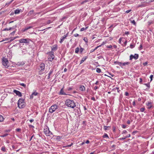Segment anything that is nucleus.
Returning a JSON list of instances; mask_svg holds the SVG:
<instances>
[{"label":"nucleus","mask_w":154,"mask_h":154,"mask_svg":"<svg viewBox=\"0 0 154 154\" xmlns=\"http://www.w3.org/2000/svg\"><path fill=\"white\" fill-rule=\"evenodd\" d=\"M8 134H4L3 135H2V136H1V137H6V136H7V135H8Z\"/></svg>","instance_id":"nucleus-35"},{"label":"nucleus","mask_w":154,"mask_h":154,"mask_svg":"<svg viewBox=\"0 0 154 154\" xmlns=\"http://www.w3.org/2000/svg\"><path fill=\"white\" fill-rule=\"evenodd\" d=\"M143 48L142 45L141 44L139 48V50H141Z\"/></svg>","instance_id":"nucleus-41"},{"label":"nucleus","mask_w":154,"mask_h":154,"mask_svg":"<svg viewBox=\"0 0 154 154\" xmlns=\"http://www.w3.org/2000/svg\"><path fill=\"white\" fill-rule=\"evenodd\" d=\"M101 47V45H99V46H97V47H96L94 49H95V50H96V49H97V48H98L99 47Z\"/></svg>","instance_id":"nucleus-55"},{"label":"nucleus","mask_w":154,"mask_h":154,"mask_svg":"<svg viewBox=\"0 0 154 154\" xmlns=\"http://www.w3.org/2000/svg\"><path fill=\"white\" fill-rule=\"evenodd\" d=\"M113 90H115V91H116V90H117V92H118V93H119V92L120 91L119 90V87H116V88H114L113 89Z\"/></svg>","instance_id":"nucleus-28"},{"label":"nucleus","mask_w":154,"mask_h":154,"mask_svg":"<svg viewBox=\"0 0 154 154\" xmlns=\"http://www.w3.org/2000/svg\"><path fill=\"white\" fill-rule=\"evenodd\" d=\"M14 27H10V28H5L4 29V31H8V30H11V29H14Z\"/></svg>","instance_id":"nucleus-19"},{"label":"nucleus","mask_w":154,"mask_h":154,"mask_svg":"<svg viewBox=\"0 0 154 154\" xmlns=\"http://www.w3.org/2000/svg\"><path fill=\"white\" fill-rule=\"evenodd\" d=\"M105 43H106V42H103V43H102L101 45H101V47L102 45H104V44H105Z\"/></svg>","instance_id":"nucleus-58"},{"label":"nucleus","mask_w":154,"mask_h":154,"mask_svg":"<svg viewBox=\"0 0 154 154\" xmlns=\"http://www.w3.org/2000/svg\"><path fill=\"white\" fill-rule=\"evenodd\" d=\"M91 99L92 100H93L94 101H95V98L94 97H93L91 98Z\"/></svg>","instance_id":"nucleus-62"},{"label":"nucleus","mask_w":154,"mask_h":154,"mask_svg":"<svg viewBox=\"0 0 154 154\" xmlns=\"http://www.w3.org/2000/svg\"><path fill=\"white\" fill-rule=\"evenodd\" d=\"M131 22L133 23L134 25H135L136 24V22L134 20H131Z\"/></svg>","instance_id":"nucleus-34"},{"label":"nucleus","mask_w":154,"mask_h":154,"mask_svg":"<svg viewBox=\"0 0 154 154\" xmlns=\"http://www.w3.org/2000/svg\"><path fill=\"white\" fill-rule=\"evenodd\" d=\"M66 106L69 107L74 108L75 106V103L73 100L68 99L66 100L65 102Z\"/></svg>","instance_id":"nucleus-1"},{"label":"nucleus","mask_w":154,"mask_h":154,"mask_svg":"<svg viewBox=\"0 0 154 154\" xmlns=\"http://www.w3.org/2000/svg\"><path fill=\"white\" fill-rule=\"evenodd\" d=\"M87 58V57H83L82 59V60L81 61L80 64L82 63Z\"/></svg>","instance_id":"nucleus-18"},{"label":"nucleus","mask_w":154,"mask_h":154,"mask_svg":"<svg viewBox=\"0 0 154 154\" xmlns=\"http://www.w3.org/2000/svg\"><path fill=\"white\" fill-rule=\"evenodd\" d=\"M106 47L108 48H111L112 47V45H109L107 46Z\"/></svg>","instance_id":"nucleus-42"},{"label":"nucleus","mask_w":154,"mask_h":154,"mask_svg":"<svg viewBox=\"0 0 154 154\" xmlns=\"http://www.w3.org/2000/svg\"><path fill=\"white\" fill-rule=\"evenodd\" d=\"M98 88V87L97 86H95L94 87V89L95 90H96Z\"/></svg>","instance_id":"nucleus-47"},{"label":"nucleus","mask_w":154,"mask_h":154,"mask_svg":"<svg viewBox=\"0 0 154 154\" xmlns=\"http://www.w3.org/2000/svg\"><path fill=\"white\" fill-rule=\"evenodd\" d=\"M127 123L128 124H130V122L129 120H128L127 122Z\"/></svg>","instance_id":"nucleus-64"},{"label":"nucleus","mask_w":154,"mask_h":154,"mask_svg":"<svg viewBox=\"0 0 154 154\" xmlns=\"http://www.w3.org/2000/svg\"><path fill=\"white\" fill-rule=\"evenodd\" d=\"M13 92L19 97H21L22 96L21 93L19 91L15 90H14Z\"/></svg>","instance_id":"nucleus-9"},{"label":"nucleus","mask_w":154,"mask_h":154,"mask_svg":"<svg viewBox=\"0 0 154 154\" xmlns=\"http://www.w3.org/2000/svg\"><path fill=\"white\" fill-rule=\"evenodd\" d=\"M142 81V79L141 78H140V82H139L140 83H141Z\"/></svg>","instance_id":"nucleus-57"},{"label":"nucleus","mask_w":154,"mask_h":154,"mask_svg":"<svg viewBox=\"0 0 154 154\" xmlns=\"http://www.w3.org/2000/svg\"><path fill=\"white\" fill-rule=\"evenodd\" d=\"M14 0H12V1H11L10 2H8V3H7L6 4H5V5H9V4L11 3L12 2V1H13Z\"/></svg>","instance_id":"nucleus-46"},{"label":"nucleus","mask_w":154,"mask_h":154,"mask_svg":"<svg viewBox=\"0 0 154 154\" xmlns=\"http://www.w3.org/2000/svg\"><path fill=\"white\" fill-rule=\"evenodd\" d=\"M126 126L124 125H122V127L123 128H126Z\"/></svg>","instance_id":"nucleus-43"},{"label":"nucleus","mask_w":154,"mask_h":154,"mask_svg":"<svg viewBox=\"0 0 154 154\" xmlns=\"http://www.w3.org/2000/svg\"><path fill=\"white\" fill-rule=\"evenodd\" d=\"M24 100L22 98H20L18 102V107L20 108H22L24 107Z\"/></svg>","instance_id":"nucleus-4"},{"label":"nucleus","mask_w":154,"mask_h":154,"mask_svg":"<svg viewBox=\"0 0 154 154\" xmlns=\"http://www.w3.org/2000/svg\"><path fill=\"white\" fill-rule=\"evenodd\" d=\"M19 41L20 43H24L29 44L30 40L29 38H22Z\"/></svg>","instance_id":"nucleus-7"},{"label":"nucleus","mask_w":154,"mask_h":154,"mask_svg":"<svg viewBox=\"0 0 154 154\" xmlns=\"http://www.w3.org/2000/svg\"><path fill=\"white\" fill-rule=\"evenodd\" d=\"M34 11L32 10L29 11L27 15L29 16H30L34 12Z\"/></svg>","instance_id":"nucleus-20"},{"label":"nucleus","mask_w":154,"mask_h":154,"mask_svg":"<svg viewBox=\"0 0 154 154\" xmlns=\"http://www.w3.org/2000/svg\"><path fill=\"white\" fill-rule=\"evenodd\" d=\"M79 89L82 91H84L85 90V88L83 85H81L79 88Z\"/></svg>","instance_id":"nucleus-16"},{"label":"nucleus","mask_w":154,"mask_h":154,"mask_svg":"<svg viewBox=\"0 0 154 154\" xmlns=\"http://www.w3.org/2000/svg\"><path fill=\"white\" fill-rule=\"evenodd\" d=\"M130 47L131 48H132L135 47V45H134L131 44Z\"/></svg>","instance_id":"nucleus-36"},{"label":"nucleus","mask_w":154,"mask_h":154,"mask_svg":"<svg viewBox=\"0 0 154 154\" xmlns=\"http://www.w3.org/2000/svg\"><path fill=\"white\" fill-rule=\"evenodd\" d=\"M44 132L45 134L47 136H49L52 134V133L51 132L49 129L48 127H46L45 128H44Z\"/></svg>","instance_id":"nucleus-5"},{"label":"nucleus","mask_w":154,"mask_h":154,"mask_svg":"<svg viewBox=\"0 0 154 154\" xmlns=\"http://www.w3.org/2000/svg\"><path fill=\"white\" fill-rule=\"evenodd\" d=\"M145 109V108H141L140 109V111L141 112H143L144 111Z\"/></svg>","instance_id":"nucleus-33"},{"label":"nucleus","mask_w":154,"mask_h":154,"mask_svg":"<svg viewBox=\"0 0 154 154\" xmlns=\"http://www.w3.org/2000/svg\"><path fill=\"white\" fill-rule=\"evenodd\" d=\"M83 40L85 41L86 44L88 42V39L87 37H84L83 38Z\"/></svg>","instance_id":"nucleus-27"},{"label":"nucleus","mask_w":154,"mask_h":154,"mask_svg":"<svg viewBox=\"0 0 154 154\" xmlns=\"http://www.w3.org/2000/svg\"><path fill=\"white\" fill-rule=\"evenodd\" d=\"M126 138V137H122V138H120L119 139V140H125V139Z\"/></svg>","instance_id":"nucleus-37"},{"label":"nucleus","mask_w":154,"mask_h":154,"mask_svg":"<svg viewBox=\"0 0 154 154\" xmlns=\"http://www.w3.org/2000/svg\"><path fill=\"white\" fill-rule=\"evenodd\" d=\"M66 18V17H63L62 19V21H63L64 20H65Z\"/></svg>","instance_id":"nucleus-54"},{"label":"nucleus","mask_w":154,"mask_h":154,"mask_svg":"<svg viewBox=\"0 0 154 154\" xmlns=\"http://www.w3.org/2000/svg\"><path fill=\"white\" fill-rule=\"evenodd\" d=\"M59 94L60 95H64L67 94H66L64 92L63 88H62L61 89L60 91L59 92Z\"/></svg>","instance_id":"nucleus-13"},{"label":"nucleus","mask_w":154,"mask_h":154,"mask_svg":"<svg viewBox=\"0 0 154 154\" xmlns=\"http://www.w3.org/2000/svg\"><path fill=\"white\" fill-rule=\"evenodd\" d=\"M17 37H17H14L13 39H11L10 41V42H12V41H13L15 39V38H16Z\"/></svg>","instance_id":"nucleus-45"},{"label":"nucleus","mask_w":154,"mask_h":154,"mask_svg":"<svg viewBox=\"0 0 154 154\" xmlns=\"http://www.w3.org/2000/svg\"><path fill=\"white\" fill-rule=\"evenodd\" d=\"M49 56L48 57V60L50 61H52L54 59V53L53 52L51 51L49 53Z\"/></svg>","instance_id":"nucleus-6"},{"label":"nucleus","mask_w":154,"mask_h":154,"mask_svg":"<svg viewBox=\"0 0 154 154\" xmlns=\"http://www.w3.org/2000/svg\"><path fill=\"white\" fill-rule=\"evenodd\" d=\"M103 137H107L108 138H109V137L108 135L106 134H104V135L103 136Z\"/></svg>","instance_id":"nucleus-40"},{"label":"nucleus","mask_w":154,"mask_h":154,"mask_svg":"<svg viewBox=\"0 0 154 154\" xmlns=\"http://www.w3.org/2000/svg\"><path fill=\"white\" fill-rule=\"evenodd\" d=\"M84 50V49L83 48H81L80 50V52H81V53H82L83 52Z\"/></svg>","instance_id":"nucleus-39"},{"label":"nucleus","mask_w":154,"mask_h":154,"mask_svg":"<svg viewBox=\"0 0 154 154\" xmlns=\"http://www.w3.org/2000/svg\"><path fill=\"white\" fill-rule=\"evenodd\" d=\"M125 95L126 96H128L129 95V93L128 92H126L125 93Z\"/></svg>","instance_id":"nucleus-48"},{"label":"nucleus","mask_w":154,"mask_h":154,"mask_svg":"<svg viewBox=\"0 0 154 154\" xmlns=\"http://www.w3.org/2000/svg\"><path fill=\"white\" fill-rule=\"evenodd\" d=\"M131 11V10H128L125 11V12L127 13H128Z\"/></svg>","instance_id":"nucleus-53"},{"label":"nucleus","mask_w":154,"mask_h":154,"mask_svg":"<svg viewBox=\"0 0 154 154\" xmlns=\"http://www.w3.org/2000/svg\"><path fill=\"white\" fill-rule=\"evenodd\" d=\"M96 71L98 73H100L101 72V69L99 68H97Z\"/></svg>","instance_id":"nucleus-30"},{"label":"nucleus","mask_w":154,"mask_h":154,"mask_svg":"<svg viewBox=\"0 0 154 154\" xmlns=\"http://www.w3.org/2000/svg\"><path fill=\"white\" fill-rule=\"evenodd\" d=\"M45 65L44 63H41L40 65V68L42 70L44 69Z\"/></svg>","instance_id":"nucleus-17"},{"label":"nucleus","mask_w":154,"mask_h":154,"mask_svg":"<svg viewBox=\"0 0 154 154\" xmlns=\"http://www.w3.org/2000/svg\"><path fill=\"white\" fill-rule=\"evenodd\" d=\"M58 108V106L57 104H54L52 105L50 107L49 109V112L50 113H52L54 112L56 109Z\"/></svg>","instance_id":"nucleus-3"},{"label":"nucleus","mask_w":154,"mask_h":154,"mask_svg":"<svg viewBox=\"0 0 154 154\" xmlns=\"http://www.w3.org/2000/svg\"><path fill=\"white\" fill-rule=\"evenodd\" d=\"M99 82L98 81H97L96 83H95V84L97 85L99 84Z\"/></svg>","instance_id":"nucleus-60"},{"label":"nucleus","mask_w":154,"mask_h":154,"mask_svg":"<svg viewBox=\"0 0 154 154\" xmlns=\"http://www.w3.org/2000/svg\"><path fill=\"white\" fill-rule=\"evenodd\" d=\"M53 71V70L52 69H51L48 74V79H49L50 78V76L51 74H52Z\"/></svg>","instance_id":"nucleus-21"},{"label":"nucleus","mask_w":154,"mask_h":154,"mask_svg":"<svg viewBox=\"0 0 154 154\" xmlns=\"http://www.w3.org/2000/svg\"><path fill=\"white\" fill-rule=\"evenodd\" d=\"M67 35H64L61 38L60 40V43H61L64 41V39L67 37Z\"/></svg>","instance_id":"nucleus-11"},{"label":"nucleus","mask_w":154,"mask_h":154,"mask_svg":"<svg viewBox=\"0 0 154 154\" xmlns=\"http://www.w3.org/2000/svg\"><path fill=\"white\" fill-rule=\"evenodd\" d=\"M72 89V88H71V87H69V88H68V89L67 90H68V91H69V90H71Z\"/></svg>","instance_id":"nucleus-61"},{"label":"nucleus","mask_w":154,"mask_h":154,"mask_svg":"<svg viewBox=\"0 0 154 154\" xmlns=\"http://www.w3.org/2000/svg\"><path fill=\"white\" fill-rule=\"evenodd\" d=\"M20 85L22 86H23L24 88H26V85H25L24 84V83H20Z\"/></svg>","instance_id":"nucleus-32"},{"label":"nucleus","mask_w":154,"mask_h":154,"mask_svg":"<svg viewBox=\"0 0 154 154\" xmlns=\"http://www.w3.org/2000/svg\"><path fill=\"white\" fill-rule=\"evenodd\" d=\"M139 55L137 54H135L134 55H131L130 56V60H131L132 59L134 58L135 60H137L138 58Z\"/></svg>","instance_id":"nucleus-8"},{"label":"nucleus","mask_w":154,"mask_h":154,"mask_svg":"<svg viewBox=\"0 0 154 154\" xmlns=\"http://www.w3.org/2000/svg\"><path fill=\"white\" fill-rule=\"evenodd\" d=\"M20 9H16L14 11V13L16 14H19L20 12Z\"/></svg>","instance_id":"nucleus-22"},{"label":"nucleus","mask_w":154,"mask_h":154,"mask_svg":"<svg viewBox=\"0 0 154 154\" xmlns=\"http://www.w3.org/2000/svg\"><path fill=\"white\" fill-rule=\"evenodd\" d=\"M2 62L3 65L5 66L6 68H8V64L9 62L7 58L3 57L2 59Z\"/></svg>","instance_id":"nucleus-2"},{"label":"nucleus","mask_w":154,"mask_h":154,"mask_svg":"<svg viewBox=\"0 0 154 154\" xmlns=\"http://www.w3.org/2000/svg\"><path fill=\"white\" fill-rule=\"evenodd\" d=\"M32 26H27L26 27H25L23 30V32H25L26 30L29 29H30L31 28H32Z\"/></svg>","instance_id":"nucleus-14"},{"label":"nucleus","mask_w":154,"mask_h":154,"mask_svg":"<svg viewBox=\"0 0 154 154\" xmlns=\"http://www.w3.org/2000/svg\"><path fill=\"white\" fill-rule=\"evenodd\" d=\"M4 120V118L3 116L1 115H0V122H2Z\"/></svg>","instance_id":"nucleus-24"},{"label":"nucleus","mask_w":154,"mask_h":154,"mask_svg":"<svg viewBox=\"0 0 154 154\" xmlns=\"http://www.w3.org/2000/svg\"><path fill=\"white\" fill-rule=\"evenodd\" d=\"M110 128V127L109 126H107L105 125L103 126V128L105 131L108 130V128Z\"/></svg>","instance_id":"nucleus-25"},{"label":"nucleus","mask_w":154,"mask_h":154,"mask_svg":"<svg viewBox=\"0 0 154 154\" xmlns=\"http://www.w3.org/2000/svg\"><path fill=\"white\" fill-rule=\"evenodd\" d=\"M57 45H54L52 48V50L54 51H56L57 49Z\"/></svg>","instance_id":"nucleus-15"},{"label":"nucleus","mask_w":154,"mask_h":154,"mask_svg":"<svg viewBox=\"0 0 154 154\" xmlns=\"http://www.w3.org/2000/svg\"><path fill=\"white\" fill-rule=\"evenodd\" d=\"M88 2V0H85V1H83V2H82V4H83L87 2Z\"/></svg>","instance_id":"nucleus-56"},{"label":"nucleus","mask_w":154,"mask_h":154,"mask_svg":"<svg viewBox=\"0 0 154 154\" xmlns=\"http://www.w3.org/2000/svg\"><path fill=\"white\" fill-rule=\"evenodd\" d=\"M147 64V62H145L144 63H143V65L144 66H145Z\"/></svg>","instance_id":"nucleus-49"},{"label":"nucleus","mask_w":154,"mask_h":154,"mask_svg":"<svg viewBox=\"0 0 154 154\" xmlns=\"http://www.w3.org/2000/svg\"><path fill=\"white\" fill-rule=\"evenodd\" d=\"M88 28V26L86 27L85 28H82L81 29L80 31L81 32L84 31L85 30H86Z\"/></svg>","instance_id":"nucleus-23"},{"label":"nucleus","mask_w":154,"mask_h":154,"mask_svg":"<svg viewBox=\"0 0 154 154\" xmlns=\"http://www.w3.org/2000/svg\"><path fill=\"white\" fill-rule=\"evenodd\" d=\"M34 136V135H32V136H31V138H30V140H29V141H31V140H32V138Z\"/></svg>","instance_id":"nucleus-59"},{"label":"nucleus","mask_w":154,"mask_h":154,"mask_svg":"<svg viewBox=\"0 0 154 154\" xmlns=\"http://www.w3.org/2000/svg\"><path fill=\"white\" fill-rule=\"evenodd\" d=\"M130 64V62H125L122 63V65L123 66H125L126 65H128Z\"/></svg>","instance_id":"nucleus-29"},{"label":"nucleus","mask_w":154,"mask_h":154,"mask_svg":"<svg viewBox=\"0 0 154 154\" xmlns=\"http://www.w3.org/2000/svg\"><path fill=\"white\" fill-rule=\"evenodd\" d=\"M16 130L17 131H19L21 130V129L20 128H17L16 129Z\"/></svg>","instance_id":"nucleus-63"},{"label":"nucleus","mask_w":154,"mask_h":154,"mask_svg":"<svg viewBox=\"0 0 154 154\" xmlns=\"http://www.w3.org/2000/svg\"><path fill=\"white\" fill-rule=\"evenodd\" d=\"M153 77V75H151L150 76V78L151 79V80H150V81H152V77Z\"/></svg>","instance_id":"nucleus-44"},{"label":"nucleus","mask_w":154,"mask_h":154,"mask_svg":"<svg viewBox=\"0 0 154 154\" xmlns=\"http://www.w3.org/2000/svg\"><path fill=\"white\" fill-rule=\"evenodd\" d=\"M38 93L36 92H33L32 94L30 95V99H32L33 98V96H36L37 95Z\"/></svg>","instance_id":"nucleus-10"},{"label":"nucleus","mask_w":154,"mask_h":154,"mask_svg":"<svg viewBox=\"0 0 154 154\" xmlns=\"http://www.w3.org/2000/svg\"><path fill=\"white\" fill-rule=\"evenodd\" d=\"M1 150L4 152H5L6 149H5V146H2L1 148Z\"/></svg>","instance_id":"nucleus-31"},{"label":"nucleus","mask_w":154,"mask_h":154,"mask_svg":"<svg viewBox=\"0 0 154 154\" xmlns=\"http://www.w3.org/2000/svg\"><path fill=\"white\" fill-rule=\"evenodd\" d=\"M144 85H146V86H147L148 88L150 87V85H149V83H147V84H144Z\"/></svg>","instance_id":"nucleus-38"},{"label":"nucleus","mask_w":154,"mask_h":154,"mask_svg":"<svg viewBox=\"0 0 154 154\" xmlns=\"http://www.w3.org/2000/svg\"><path fill=\"white\" fill-rule=\"evenodd\" d=\"M127 133V131L126 130H124L123 131L122 133V134H125V133Z\"/></svg>","instance_id":"nucleus-50"},{"label":"nucleus","mask_w":154,"mask_h":154,"mask_svg":"<svg viewBox=\"0 0 154 154\" xmlns=\"http://www.w3.org/2000/svg\"><path fill=\"white\" fill-rule=\"evenodd\" d=\"M79 47L76 48L75 49V52L76 53H78L79 51Z\"/></svg>","instance_id":"nucleus-26"},{"label":"nucleus","mask_w":154,"mask_h":154,"mask_svg":"<svg viewBox=\"0 0 154 154\" xmlns=\"http://www.w3.org/2000/svg\"><path fill=\"white\" fill-rule=\"evenodd\" d=\"M15 32H16V31H13L10 34L14 35V33H15Z\"/></svg>","instance_id":"nucleus-51"},{"label":"nucleus","mask_w":154,"mask_h":154,"mask_svg":"<svg viewBox=\"0 0 154 154\" xmlns=\"http://www.w3.org/2000/svg\"><path fill=\"white\" fill-rule=\"evenodd\" d=\"M79 35L77 33L75 34L74 35V36L75 37H77V36H79Z\"/></svg>","instance_id":"nucleus-52"},{"label":"nucleus","mask_w":154,"mask_h":154,"mask_svg":"<svg viewBox=\"0 0 154 154\" xmlns=\"http://www.w3.org/2000/svg\"><path fill=\"white\" fill-rule=\"evenodd\" d=\"M147 106H148V109H151L152 107V106L151 105V102H148V103H146V104Z\"/></svg>","instance_id":"nucleus-12"}]
</instances>
